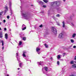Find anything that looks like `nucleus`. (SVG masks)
Returning a JSON list of instances; mask_svg holds the SVG:
<instances>
[{"label": "nucleus", "mask_w": 76, "mask_h": 76, "mask_svg": "<svg viewBox=\"0 0 76 76\" xmlns=\"http://www.w3.org/2000/svg\"><path fill=\"white\" fill-rule=\"evenodd\" d=\"M62 70L63 71H64V68H62Z\"/></svg>", "instance_id": "09e8293b"}, {"label": "nucleus", "mask_w": 76, "mask_h": 76, "mask_svg": "<svg viewBox=\"0 0 76 76\" xmlns=\"http://www.w3.org/2000/svg\"><path fill=\"white\" fill-rule=\"evenodd\" d=\"M44 68L45 71H46V72H47V71H48V68L47 67H45Z\"/></svg>", "instance_id": "dca6fc26"}, {"label": "nucleus", "mask_w": 76, "mask_h": 76, "mask_svg": "<svg viewBox=\"0 0 76 76\" xmlns=\"http://www.w3.org/2000/svg\"><path fill=\"white\" fill-rule=\"evenodd\" d=\"M18 63H19L20 67H22V62H21L20 61V62H18Z\"/></svg>", "instance_id": "9b49d317"}, {"label": "nucleus", "mask_w": 76, "mask_h": 76, "mask_svg": "<svg viewBox=\"0 0 76 76\" xmlns=\"http://www.w3.org/2000/svg\"><path fill=\"white\" fill-rule=\"evenodd\" d=\"M57 25H60V24H57Z\"/></svg>", "instance_id": "6e6d98bb"}, {"label": "nucleus", "mask_w": 76, "mask_h": 76, "mask_svg": "<svg viewBox=\"0 0 76 76\" xmlns=\"http://www.w3.org/2000/svg\"><path fill=\"white\" fill-rule=\"evenodd\" d=\"M57 64L58 65H59V64H60V62H59V61H57Z\"/></svg>", "instance_id": "72a5a7b5"}, {"label": "nucleus", "mask_w": 76, "mask_h": 76, "mask_svg": "<svg viewBox=\"0 0 76 76\" xmlns=\"http://www.w3.org/2000/svg\"><path fill=\"white\" fill-rule=\"evenodd\" d=\"M70 18H72V17H70Z\"/></svg>", "instance_id": "69168bd1"}, {"label": "nucleus", "mask_w": 76, "mask_h": 76, "mask_svg": "<svg viewBox=\"0 0 76 76\" xmlns=\"http://www.w3.org/2000/svg\"><path fill=\"white\" fill-rule=\"evenodd\" d=\"M22 42L20 41L19 42V45H22Z\"/></svg>", "instance_id": "5701e85b"}, {"label": "nucleus", "mask_w": 76, "mask_h": 76, "mask_svg": "<svg viewBox=\"0 0 76 76\" xmlns=\"http://www.w3.org/2000/svg\"><path fill=\"white\" fill-rule=\"evenodd\" d=\"M3 11H2V12H0V17H1V16H2V15H3Z\"/></svg>", "instance_id": "aec40b11"}, {"label": "nucleus", "mask_w": 76, "mask_h": 76, "mask_svg": "<svg viewBox=\"0 0 76 76\" xmlns=\"http://www.w3.org/2000/svg\"><path fill=\"white\" fill-rule=\"evenodd\" d=\"M26 27H23L22 28V30L23 31V30H25V29H26Z\"/></svg>", "instance_id": "b1692460"}, {"label": "nucleus", "mask_w": 76, "mask_h": 76, "mask_svg": "<svg viewBox=\"0 0 76 76\" xmlns=\"http://www.w3.org/2000/svg\"><path fill=\"white\" fill-rule=\"evenodd\" d=\"M2 24V23L1 22H0V25H1Z\"/></svg>", "instance_id": "de8ad7c7"}, {"label": "nucleus", "mask_w": 76, "mask_h": 76, "mask_svg": "<svg viewBox=\"0 0 76 76\" xmlns=\"http://www.w3.org/2000/svg\"><path fill=\"white\" fill-rule=\"evenodd\" d=\"M50 60H53V58L51 57V58H50Z\"/></svg>", "instance_id": "c03bdc74"}, {"label": "nucleus", "mask_w": 76, "mask_h": 76, "mask_svg": "<svg viewBox=\"0 0 76 76\" xmlns=\"http://www.w3.org/2000/svg\"><path fill=\"white\" fill-rule=\"evenodd\" d=\"M37 53H38V54H40V52H37Z\"/></svg>", "instance_id": "a18cd8bd"}, {"label": "nucleus", "mask_w": 76, "mask_h": 76, "mask_svg": "<svg viewBox=\"0 0 76 76\" xmlns=\"http://www.w3.org/2000/svg\"><path fill=\"white\" fill-rule=\"evenodd\" d=\"M39 27H40V28L42 27V25H41L39 26Z\"/></svg>", "instance_id": "4c0bfd02"}, {"label": "nucleus", "mask_w": 76, "mask_h": 76, "mask_svg": "<svg viewBox=\"0 0 76 76\" xmlns=\"http://www.w3.org/2000/svg\"><path fill=\"white\" fill-rule=\"evenodd\" d=\"M52 32L54 33L55 35H57V29H56V28L54 27H52Z\"/></svg>", "instance_id": "f03ea898"}, {"label": "nucleus", "mask_w": 76, "mask_h": 76, "mask_svg": "<svg viewBox=\"0 0 76 76\" xmlns=\"http://www.w3.org/2000/svg\"><path fill=\"white\" fill-rule=\"evenodd\" d=\"M1 43H2V46H3L4 45V42L3 40L1 41Z\"/></svg>", "instance_id": "412c9836"}, {"label": "nucleus", "mask_w": 76, "mask_h": 76, "mask_svg": "<svg viewBox=\"0 0 76 76\" xmlns=\"http://www.w3.org/2000/svg\"><path fill=\"white\" fill-rule=\"evenodd\" d=\"M64 34H63L61 33L59 35V37L60 38H64Z\"/></svg>", "instance_id": "39448f33"}, {"label": "nucleus", "mask_w": 76, "mask_h": 76, "mask_svg": "<svg viewBox=\"0 0 76 76\" xmlns=\"http://www.w3.org/2000/svg\"><path fill=\"white\" fill-rule=\"evenodd\" d=\"M46 75L47 76H50V75L49 74H46Z\"/></svg>", "instance_id": "49530a36"}, {"label": "nucleus", "mask_w": 76, "mask_h": 76, "mask_svg": "<svg viewBox=\"0 0 76 76\" xmlns=\"http://www.w3.org/2000/svg\"><path fill=\"white\" fill-rule=\"evenodd\" d=\"M56 6H55V7H54V8H56Z\"/></svg>", "instance_id": "4d7b16f0"}, {"label": "nucleus", "mask_w": 76, "mask_h": 76, "mask_svg": "<svg viewBox=\"0 0 76 76\" xmlns=\"http://www.w3.org/2000/svg\"><path fill=\"white\" fill-rule=\"evenodd\" d=\"M43 7H44V8H46L47 7V6L45 5H43L42 6Z\"/></svg>", "instance_id": "bb28decb"}, {"label": "nucleus", "mask_w": 76, "mask_h": 76, "mask_svg": "<svg viewBox=\"0 0 76 76\" xmlns=\"http://www.w3.org/2000/svg\"><path fill=\"white\" fill-rule=\"evenodd\" d=\"M1 28L0 27V31H1Z\"/></svg>", "instance_id": "5fc2aeb1"}, {"label": "nucleus", "mask_w": 76, "mask_h": 76, "mask_svg": "<svg viewBox=\"0 0 76 76\" xmlns=\"http://www.w3.org/2000/svg\"><path fill=\"white\" fill-rule=\"evenodd\" d=\"M72 67L73 68H76V64H74L72 65Z\"/></svg>", "instance_id": "2eb2a0df"}, {"label": "nucleus", "mask_w": 76, "mask_h": 76, "mask_svg": "<svg viewBox=\"0 0 76 76\" xmlns=\"http://www.w3.org/2000/svg\"><path fill=\"white\" fill-rule=\"evenodd\" d=\"M10 5V11L11 12V15H10L12 16V13H13V12L12 11V10L11 7H12V3L11 2H10L9 3Z\"/></svg>", "instance_id": "7ed1b4c3"}, {"label": "nucleus", "mask_w": 76, "mask_h": 76, "mask_svg": "<svg viewBox=\"0 0 76 76\" xmlns=\"http://www.w3.org/2000/svg\"><path fill=\"white\" fill-rule=\"evenodd\" d=\"M73 48H76V46H74L73 47Z\"/></svg>", "instance_id": "a19ab883"}, {"label": "nucleus", "mask_w": 76, "mask_h": 76, "mask_svg": "<svg viewBox=\"0 0 76 76\" xmlns=\"http://www.w3.org/2000/svg\"><path fill=\"white\" fill-rule=\"evenodd\" d=\"M40 50L41 49L40 48L37 47L36 48V51L37 52H39V51H40Z\"/></svg>", "instance_id": "9d476101"}, {"label": "nucleus", "mask_w": 76, "mask_h": 76, "mask_svg": "<svg viewBox=\"0 0 76 76\" xmlns=\"http://www.w3.org/2000/svg\"><path fill=\"white\" fill-rule=\"evenodd\" d=\"M60 56H61V55H58L57 58L58 59H60V58H61V57H60Z\"/></svg>", "instance_id": "a211bd4d"}, {"label": "nucleus", "mask_w": 76, "mask_h": 76, "mask_svg": "<svg viewBox=\"0 0 76 76\" xmlns=\"http://www.w3.org/2000/svg\"><path fill=\"white\" fill-rule=\"evenodd\" d=\"M26 61H28V60L27 59H26Z\"/></svg>", "instance_id": "bf43d9fd"}, {"label": "nucleus", "mask_w": 76, "mask_h": 76, "mask_svg": "<svg viewBox=\"0 0 76 76\" xmlns=\"http://www.w3.org/2000/svg\"><path fill=\"white\" fill-rule=\"evenodd\" d=\"M3 22L4 23H5V22H6V20H4Z\"/></svg>", "instance_id": "ea45409f"}, {"label": "nucleus", "mask_w": 76, "mask_h": 76, "mask_svg": "<svg viewBox=\"0 0 76 76\" xmlns=\"http://www.w3.org/2000/svg\"><path fill=\"white\" fill-rule=\"evenodd\" d=\"M56 16L57 17H58V18H59V17H60V15L57 14L56 15Z\"/></svg>", "instance_id": "2f4dec72"}, {"label": "nucleus", "mask_w": 76, "mask_h": 76, "mask_svg": "<svg viewBox=\"0 0 76 76\" xmlns=\"http://www.w3.org/2000/svg\"><path fill=\"white\" fill-rule=\"evenodd\" d=\"M8 34H7V33L5 34V38L6 39H8Z\"/></svg>", "instance_id": "1a4fd4ad"}, {"label": "nucleus", "mask_w": 76, "mask_h": 76, "mask_svg": "<svg viewBox=\"0 0 76 76\" xmlns=\"http://www.w3.org/2000/svg\"><path fill=\"white\" fill-rule=\"evenodd\" d=\"M53 19H54L55 20H56V18H55V17H54V16H53Z\"/></svg>", "instance_id": "e433bc0d"}, {"label": "nucleus", "mask_w": 76, "mask_h": 76, "mask_svg": "<svg viewBox=\"0 0 76 76\" xmlns=\"http://www.w3.org/2000/svg\"><path fill=\"white\" fill-rule=\"evenodd\" d=\"M22 28H24L25 27H26V26H25V25L24 24H23L22 26Z\"/></svg>", "instance_id": "7c9ffc66"}, {"label": "nucleus", "mask_w": 76, "mask_h": 76, "mask_svg": "<svg viewBox=\"0 0 76 76\" xmlns=\"http://www.w3.org/2000/svg\"><path fill=\"white\" fill-rule=\"evenodd\" d=\"M70 41L72 43H74V42H75V41L73 39H71Z\"/></svg>", "instance_id": "6ab92c4d"}, {"label": "nucleus", "mask_w": 76, "mask_h": 76, "mask_svg": "<svg viewBox=\"0 0 76 76\" xmlns=\"http://www.w3.org/2000/svg\"><path fill=\"white\" fill-rule=\"evenodd\" d=\"M38 3H39V4L42 6V5L44 4V2L42 1H39L38 2Z\"/></svg>", "instance_id": "0eeeda50"}, {"label": "nucleus", "mask_w": 76, "mask_h": 76, "mask_svg": "<svg viewBox=\"0 0 76 76\" xmlns=\"http://www.w3.org/2000/svg\"><path fill=\"white\" fill-rule=\"evenodd\" d=\"M26 37H24L23 38V41H26Z\"/></svg>", "instance_id": "f3484780"}, {"label": "nucleus", "mask_w": 76, "mask_h": 76, "mask_svg": "<svg viewBox=\"0 0 76 76\" xmlns=\"http://www.w3.org/2000/svg\"><path fill=\"white\" fill-rule=\"evenodd\" d=\"M18 53H16L17 58L18 62H20V57H19V56L18 55Z\"/></svg>", "instance_id": "20e7f679"}, {"label": "nucleus", "mask_w": 76, "mask_h": 76, "mask_svg": "<svg viewBox=\"0 0 76 76\" xmlns=\"http://www.w3.org/2000/svg\"><path fill=\"white\" fill-rule=\"evenodd\" d=\"M4 31H7V29L6 28H4Z\"/></svg>", "instance_id": "58836bf2"}, {"label": "nucleus", "mask_w": 76, "mask_h": 76, "mask_svg": "<svg viewBox=\"0 0 76 76\" xmlns=\"http://www.w3.org/2000/svg\"><path fill=\"white\" fill-rule=\"evenodd\" d=\"M21 13L22 16L23 18H24L25 19H27V20H30L31 19V17L29 16V15L28 14V13L27 12H25L24 11H21Z\"/></svg>", "instance_id": "f257e3e1"}, {"label": "nucleus", "mask_w": 76, "mask_h": 76, "mask_svg": "<svg viewBox=\"0 0 76 76\" xmlns=\"http://www.w3.org/2000/svg\"><path fill=\"white\" fill-rule=\"evenodd\" d=\"M5 8L7 10H8V7L7 6H6L5 7Z\"/></svg>", "instance_id": "c756f323"}, {"label": "nucleus", "mask_w": 76, "mask_h": 76, "mask_svg": "<svg viewBox=\"0 0 76 76\" xmlns=\"http://www.w3.org/2000/svg\"><path fill=\"white\" fill-rule=\"evenodd\" d=\"M7 10H5L4 12V14H6V13L7 12Z\"/></svg>", "instance_id": "f704fd0d"}, {"label": "nucleus", "mask_w": 76, "mask_h": 76, "mask_svg": "<svg viewBox=\"0 0 76 76\" xmlns=\"http://www.w3.org/2000/svg\"><path fill=\"white\" fill-rule=\"evenodd\" d=\"M70 25H71V26H74V24L73 23H71Z\"/></svg>", "instance_id": "473e14b6"}, {"label": "nucleus", "mask_w": 76, "mask_h": 76, "mask_svg": "<svg viewBox=\"0 0 76 76\" xmlns=\"http://www.w3.org/2000/svg\"><path fill=\"white\" fill-rule=\"evenodd\" d=\"M27 53V52H26V51L25 50L23 51V57H26V55L25 54H26V53Z\"/></svg>", "instance_id": "423d86ee"}, {"label": "nucleus", "mask_w": 76, "mask_h": 76, "mask_svg": "<svg viewBox=\"0 0 76 76\" xmlns=\"http://www.w3.org/2000/svg\"><path fill=\"white\" fill-rule=\"evenodd\" d=\"M7 76H9V75H7Z\"/></svg>", "instance_id": "e2e57ef3"}, {"label": "nucleus", "mask_w": 76, "mask_h": 76, "mask_svg": "<svg viewBox=\"0 0 76 76\" xmlns=\"http://www.w3.org/2000/svg\"><path fill=\"white\" fill-rule=\"evenodd\" d=\"M76 34L74 33L72 35L73 38H75V37H76Z\"/></svg>", "instance_id": "4be33fe9"}, {"label": "nucleus", "mask_w": 76, "mask_h": 76, "mask_svg": "<svg viewBox=\"0 0 76 76\" xmlns=\"http://www.w3.org/2000/svg\"><path fill=\"white\" fill-rule=\"evenodd\" d=\"M7 19H9V18H10V17L9 16V15L7 16Z\"/></svg>", "instance_id": "c9c22d12"}, {"label": "nucleus", "mask_w": 76, "mask_h": 76, "mask_svg": "<svg viewBox=\"0 0 76 76\" xmlns=\"http://www.w3.org/2000/svg\"><path fill=\"white\" fill-rule=\"evenodd\" d=\"M63 23V28H65V22H64V21L62 22Z\"/></svg>", "instance_id": "ddd939ff"}, {"label": "nucleus", "mask_w": 76, "mask_h": 76, "mask_svg": "<svg viewBox=\"0 0 76 76\" xmlns=\"http://www.w3.org/2000/svg\"><path fill=\"white\" fill-rule=\"evenodd\" d=\"M75 60H76V56H75Z\"/></svg>", "instance_id": "603ef678"}, {"label": "nucleus", "mask_w": 76, "mask_h": 76, "mask_svg": "<svg viewBox=\"0 0 76 76\" xmlns=\"http://www.w3.org/2000/svg\"><path fill=\"white\" fill-rule=\"evenodd\" d=\"M20 8L21 9V10H22V7H20Z\"/></svg>", "instance_id": "0e129e2a"}, {"label": "nucleus", "mask_w": 76, "mask_h": 76, "mask_svg": "<svg viewBox=\"0 0 76 76\" xmlns=\"http://www.w3.org/2000/svg\"><path fill=\"white\" fill-rule=\"evenodd\" d=\"M2 50H3L4 49V47H2Z\"/></svg>", "instance_id": "3c124183"}, {"label": "nucleus", "mask_w": 76, "mask_h": 76, "mask_svg": "<svg viewBox=\"0 0 76 76\" xmlns=\"http://www.w3.org/2000/svg\"><path fill=\"white\" fill-rule=\"evenodd\" d=\"M44 2L45 3H47L48 2V1H47L46 0H43Z\"/></svg>", "instance_id": "c85d7f7f"}, {"label": "nucleus", "mask_w": 76, "mask_h": 76, "mask_svg": "<svg viewBox=\"0 0 76 76\" xmlns=\"http://www.w3.org/2000/svg\"><path fill=\"white\" fill-rule=\"evenodd\" d=\"M65 54H66V53H63V55H64L63 56V57H64V56H65Z\"/></svg>", "instance_id": "79ce46f5"}, {"label": "nucleus", "mask_w": 76, "mask_h": 76, "mask_svg": "<svg viewBox=\"0 0 76 76\" xmlns=\"http://www.w3.org/2000/svg\"><path fill=\"white\" fill-rule=\"evenodd\" d=\"M70 64H74V61H71V62H70Z\"/></svg>", "instance_id": "a878e982"}, {"label": "nucleus", "mask_w": 76, "mask_h": 76, "mask_svg": "<svg viewBox=\"0 0 76 76\" xmlns=\"http://www.w3.org/2000/svg\"><path fill=\"white\" fill-rule=\"evenodd\" d=\"M52 4H56V5H57V1H54L53 2L51 3Z\"/></svg>", "instance_id": "6e6552de"}, {"label": "nucleus", "mask_w": 76, "mask_h": 76, "mask_svg": "<svg viewBox=\"0 0 76 76\" xmlns=\"http://www.w3.org/2000/svg\"><path fill=\"white\" fill-rule=\"evenodd\" d=\"M3 37V33L0 31V38H2Z\"/></svg>", "instance_id": "f8f14e48"}, {"label": "nucleus", "mask_w": 76, "mask_h": 76, "mask_svg": "<svg viewBox=\"0 0 76 76\" xmlns=\"http://www.w3.org/2000/svg\"><path fill=\"white\" fill-rule=\"evenodd\" d=\"M31 6H33V5H31Z\"/></svg>", "instance_id": "052dcab7"}, {"label": "nucleus", "mask_w": 76, "mask_h": 76, "mask_svg": "<svg viewBox=\"0 0 76 76\" xmlns=\"http://www.w3.org/2000/svg\"><path fill=\"white\" fill-rule=\"evenodd\" d=\"M45 46L46 48H47L48 47V46L47 45V44H45Z\"/></svg>", "instance_id": "cd10ccee"}, {"label": "nucleus", "mask_w": 76, "mask_h": 76, "mask_svg": "<svg viewBox=\"0 0 76 76\" xmlns=\"http://www.w3.org/2000/svg\"><path fill=\"white\" fill-rule=\"evenodd\" d=\"M64 1H66V0H63Z\"/></svg>", "instance_id": "680f3d73"}, {"label": "nucleus", "mask_w": 76, "mask_h": 76, "mask_svg": "<svg viewBox=\"0 0 76 76\" xmlns=\"http://www.w3.org/2000/svg\"><path fill=\"white\" fill-rule=\"evenodd\" d=\"M41 13H43V12H41Z\"/></svg>", "instance_id": "338daca9"}, {"label": "nucleus", "mask_w": 76, "mask_h": 76, "mask_svg": "<svg viewBox=\"0 0 76 76\" xmlns=\"http://www.w3.org/2000/svg\"><path fill=\"white\" fill-rule=\"evenodd\" d=\"M43 69H44V68H43V69H42V70L43 71V73L45 74V72H44L43 71Z\"/></svg>", "instance_id": "37998d69"}, {"label": "nucleus", "mask_w": 76, "mask_h": 76, "mask_svg": "<svg viewBox=\"0 0 76 76\" xmlns=\"http://www.w3.org/2000/svg\"><path fill=\"white\" fill-rule=\"evenodd\" d=\"M42 58H45V57H42Z\"/></svg>", "instance_id": "864d4df0"}, {"label": "nucleus", "mask_w": 76, "mask_h": 76, "mask_svg": "<svg viewBox=\"0 0 76 76\" xmlns=\"http://www.w3.org/2000/svg\"><path fill=\"white\" fill-rule=\"evenodd\" d=\"M9 31H12V29H10Z\"/></svg>", "instance_id": "8fccbe9b"}, {"label": "nucleus", "mask_w": 76, "mask_h": 76, "mask_svg": "<svg viewBox=\"0 0 76 76\" xmlns=\"http://www.w3.org/2000/svg\"><path fill=\"white\" fill-rule=\"evenodd\" d=\"M0 19H1V17H0Z\"/></svg>", "instance_id": "774afa93"}, {"label": "nucleus", "mask_w": 76, "mask_h": 76, "mask_svg": "<svg viewBox=\"0 0 76 76\" xmlns=\"http://www.w3.org/2000/svg\"><path fill=\"white\" fill-rule=\"evenodd\" d=\"M20 37L21 38H22V37L24 36V35L23 34H20Z\"/></svg>", "instance_id": "393cba45"}, {"label": "nucleus", "mask_w": 76, "mask_h": 76, "mask_svg": "<svg viewBox=\"0 0 76 76\" xmlns=\"http://www.w3.org/2000/svg\"><path fill=\"white\" fill-rule=\"evenodd\" d=\"M18 70H19V69H20V68H18Z\"/></svg>", "instance_id": "13d9d810"}, {"label": "nucleus", "mask_w": 76, "mask_h": 76, "mask_svg": "<svg viewBox=\"0 0 76 76\" xmlns=\"http://www.w3.org/2000/svg\"><path fill=\"white\" fill-rule=\"evenodd\" d=\"M38 64H39V65H41V64H43V62H38L37 63Z\"/></svg>", "instance_id": "4468645a"}]
</instances>
